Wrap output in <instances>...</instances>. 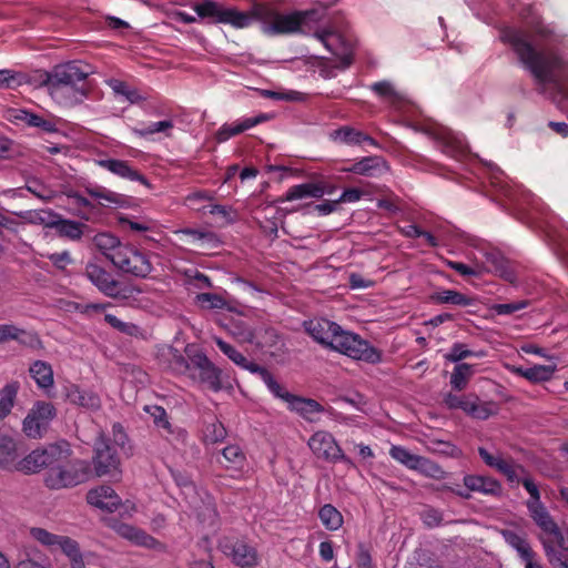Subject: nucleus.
Instances as JSON below:
<instances>
[{
	"label": "nucleus",
	"instance_id": "obj_1",
	"mask_svg": "<svg viewBox=\"0 0 568 568\" xmlns=\"http://www.w3.org/2000/svg\"><path fill=\"white\" fill-rule=\"evenodd\" d=\"M499 38L511 47L537 84H552L560 95V103H568V65L559 55L537 50L528 32L521 29L506 27L501 29Z\"/></svg>",
	"mask_w": 568,
	"mask_h": 568
},
{
	"label": "nucleus",
	"instance_id": "obj_2",
	"mask_svg": "<svg viewBox=\"0 0 568 568\" xmlns=\"http://www.w3.org/2000/svg\"><path fill=\"white\" fill-rule=\"evenodd\" d=\"M324 9H311L281 13L273 6L267 3L255 4L248 13L261 22L262 31L270 36L287 33H307L311 30V22L318 21Z\"/></svg>",
	"mask_w": 568,
	"mask_h": 568
},
{
	"label": "nucleus",
	"instance_id": "obj_3",
	"mask_svg": "<svg viewBox=\"0 0 568 568\" xmlns=\"http://www.w3.org/2000/svg\"><path fill=\"white\" fill-rule=\"evenodd\" d=\"M91 474L90 464L85 460L64 459L51 465L47 470L44 483L51 489H62L85 483Z\"/></svg>",
	"mask_w": 568,
	"mask_h": 568
},
{
	"label": "nucleus",
	"instance_id": "obj_4",
	"mask_svg": "<svg viewBox=\"0 0 568 568\" xmlns=\"http://www.w3.org/2000/svg\"><path fill=\"white\" fill-rule=\"evenodd\" d=\"M71 450L67 442L51 444L43 449L32 450L23 459L18 460L14 470L26 474L38 473L42 468L49 470L51 465L69 458Z\"/></svg>",
	"mask_w": 568,
	"mask_h": 568
},
{
	"label": "nucleus",
	"instance_id": "obj_5",
	"mask_svg": "<svg viewBox=\"0 0 568 568\" xmlns=\"http://www.w3.org/2000/svg\"><path fill=\"white\" fill-rule=\"evenodd\" d=\"M315 38L323 43L326 50L335 55L345 65L352 62L353 39L348 34L346 22L332 24L325 29L315 32Z\"/></svg>",
	"mask_w": 568,
	"mask_h": 568
},
{
	"label": "nucleus",
	"instance_id": "obj_6",
	"mask_svg": "<svg viewBox=\"0 0 568 568\" xmlns=\"http://www.w3.org/2000/svg\"><path fill=\"white\" fill-rule=\"evenodd\" d=\"M334 349L353 359L364 361L375 364L381 362V352L373 347L367 341L361 338L357 334L339 328L336 337L333 339Z\"/></svg>",
	"mask_w": 568,
	"mask_h": 568
},
{
	"label": "nucleus",
	"instance_id": "obj_7",
	"mask_svg": "<svg viewBox=\"0 0 568 568\" xmlns=\"http://www.w3.org/2000/svg\"><path fill=\"white\" fill-rule=\"evenodd\" d=\"M194 11L202 19H211L216 23L231 24L234 28H246L252 23V17L247 12L226 8L215 0H201L194 3Z\"/></svg>",
	"mask_w": 568,
	"mask_h": 568
},
{
	"label": "nucleus",
	"instance_id": "obj_8",
	"mask_svg": "<svg viewBox=\"0 0 568 568\" xmlns=\"http://www.w3.org/2000/svg\"><path fill=\"white\" fill-rule=\"evenodd\" d=\"M182 491L190 505L191 514L196 517L199 523L204 528L216 527L219 514L214 498L205 491L200 494L192 481H184L182 484Z\"/></svg>",
	"mask_w": 568,
	"mask_h": 568
},
{
	"label": "nucleus",
	"instance_id": "obj_9",
	"mask_svg": "<svg viewBox=\"0 0 568 568\" xmlns=\"http://www.w3.org/2000/svg\"><path fill=\"white\" fill-rule=\"evenodd\" d=\"M84 276L108 297L128 300L135 293H141L133 286H123L110 272L95 263L85 265Z\"/></svg>",
	"mask_w": 568,
	"mask_h": 568
},
{
	"label": "nucleus",
	"instance_id": "obj_10",
	"mask_svg": "<svg viewBox=\"0 0 568 568\" xmlns=\"http://www.w3.org/2000/svg\"><path fill=\"white\" fill-rule=\"evenodd\" d=\"M55 416L57 409L52 403L37 400L22 420L23 434L32 439L42 438Z\"/></svg>",
	"mask_w": 568,
	"mask_h": 568
},
{
	"label": "nucleus",
	"instance_id": "obj_11",
	"mask_svg": "<svg viewBox=\"0 0 568 568\" xmlns=\"http://www.w3.org/2000/svg\"><path fill=\"white\" fill-rule=\"evenodd\" d=\"M112 264L122 272L138 277H146L153 270L149 256L144 252L128 244H124V246L113 255Z\"/></svg>",
	"mask_w": 568,
	"mask_h": 568
},
{
	"label": "nucleus",
	"instance_id": "obj_12",
	"mask_svg": "<svg viewBox=\"0 0 568 568\" xmlns=\"http://www.w3.org/2000/svg\"><path fill=\"white\" fill-rule=\"evenodd\" d=\"M307 445L312 453L318 458L328 463L343 462L348 466H353V462L342 450L341 446L334 436L326 430H318L314 433Z\"/></svg>",
	"mask_w": 568,
	"mask_h": 568
},
{
	"label": "nucleus",
	"instance_id": "obj_13",
	"mask_svg": "<svg viewBox=\"0 0 568 568\" xmlns=\"http://www.w3.org/2000/svg\"><path fill=\"white\" fill-rule=\"evenodd\" d=\"M220 550L241 568H254L260 564L256 548L243 539L224 537L219 541Z\"/></svg>",
	"mask_w": 568,
	"mask_h": 568
},
{
	"label": "nucleus",
	"instance_id": "obj_14",
	"mask_svg": "<svg viewBox=\"0 0 568 568\" xmlns=\"http://www.w3.org/2000/svg\"><path fill=\"white\" fill-rule=\"evenodd\" d=\"M389 455L408 469L416 470L426 477L434 479H442L444 477V470L439 465L426 457L412 454L403 446L393 445L389 449Z\"/></svg>",
	"mask_w": 568,
	"mask_h": 568
},
{
	"label": "nucleus",
	"instance_id": "obj_15",
	"mask_svg": "<svg viewBox=\"0 0 568 568\" xmlns=\"http://www.w3.org/2000/svg\"><path fill=\"white\" fill-rule=\"evenodd\" d=\"M94 470L99 477L119 474L120 460L115 449L108 443L104 435H99L94 444Z\"/></svg>",
	"mask_w": 568,
	"mask_h": 568
},
{
	"label": "nucleus",
	"instance_id": "obj_16",
	"mask_svg": "<svg viewBox=\"0 0 568 568\" xmlns=\"http://www.w3.org/2000/svg\"><path fill=\"white\" fill-rule=\"evenodd\" d=\"M214 342L219 346L220 351L226 355L234 364L250 371L251 373L257 374L265 385L271 383V385L275 386V378L268 369L260 366L258 364L250 362L242 353H240L229 343L224 342L221 337H214Z\"/></svg>",
	"mask_w": 568,
	"mask_h": 568
},
{
	"label": "nucleus",
	"instance_id": "obj_17",
	"mask_svg": "<svg viewBox=\"0 0 568 568\" xmlns=\"http://www.w3.org/2000/svg\"><path fill=\"white\" fill-rule=\"evenodd\" d=\"M266 386L275 397L285 400L288 404V408L291 410H295L305 418H308L310 415L321 413L323 410V407L316 400L295 396L288 393L276 381L275 386L271 385V383H267Z\"/></svg>",
	"mask_w": 568,
	"mask_h": 568
},
{
	"label": "nucleus",
	"instance_id": "obj_18",
	"mask_svg": "<svg viewBox=\"0 0 568 568\" xmlns=\"http://www.w3.org/2000/svg\"><path fill=\"white\" fill-rule=\"evenodd\" d=\"M478 454L487 466L495 468L498 473L504 475L510 483H518L519 474L525 473L523 466L516 464L510 458H504L503 455L499 453L493 454L488 452L486 448L479 447Z\"/></svg>",
	"mask_w": 568,
	"mask_h": 568
},
{
	"label": "nucleus",
	"instance_id": "obj_19",
	"mask_svg": "<svg viewBox=\"0 0 568 568\" xmlns=\"http://www.w3.org/2000/svg\"><path fill=\"white\" fill-rule=\"evenodd\" d=\"M29 534L37 542L51 552L59 549L63 554H70L77 542V540L69 536L57 535L41 527H31Z\"/></svg>",
	"mask_w": 568,
	"mask_h": 568
},
{
	"label": "nucleus",
	"instance_id": "obj_20",
	"mask_svg": "<svg viewBox=\"0 0 568 568\" xmlns=\"http://www.w3.org/2000/svg\"><path fill=\"white\" fill-rule=\"evenodd\" d=\"M304 328L314 341L332 348L333 339L336 337L341 326L326 318H313L304 322Z\"/></svg>",
	"mask_w": 568,
	"mask_h": 568
},
{
	"label": "nucleus",
	"instance_id": "obj_21",
	"mask_svg": "<svg viewBox=\"0 0 568 568\" xmlns=\"http://www.w3.org/2000/svg\"><path fill=\"white\" fill-rule=\"evenodd\" d=\"M88 75L89 71L83 70L80 62L73 61L55 67L48 74L45 82L78 85L84 82Z\"/></svg>",
	"mask_w": 568,
	"mask_h": 568
},
{
	"label": "nucleus",
	"instance_id": "obj_22",
	"mask_svg": "<svg viewBox=\"0 0 568 568\" xmlns=\"http://www.w3.org/2000/svg\"><path fill=\"white\" fill-rule=\"evenodd\" d=\"M97 164L121 179L139 182L146 187H151L149 180L139 170L133 168L129 161L120 159H102L98 160Z\"/></svg>",
	"mask_w": 568,
	"mask_h": 568
},
{
	"label": "nucleus",
	"instance_id": "obj_23",
	"mask_svg": "<svg viewBox=\"0 0 568 568\" xmlns=\"http://www.w3.org/2000/svg\"><path fill=\"white\" fill-rule=\"evenodd\" d=\"M271 116L266 113H260L251 118H242L232 123H224L215 133V139L219 143L226 142L231 138L239 135L263 122H266Z\"/></svg>",
	"mask_w": 568,
	"mask_h": 568
},
{
	"label": "nucleus",
	"instance_id": "obj_24",
	"mask_svg": "<svg viewBox=\"0 0 568 568\" xmlns=\"http://www.w3.org/2000/svg\"><path fill=\"white\" fill-rule=\"evenodd\" d=\"M527 507L530 513L531 518L535 523L547 534L551 535L554 539L559 544L560 547L564 546V536L559 530L557 524L552 520L549 513L539 500H528Z\"/></svg>",
	"mask_w": 568,
	"mask_h": 568
},
{
	"label": "nucleus",
	"instance_id": "obj_25",
	"mask_svg": "<svg viewBox=\"0 0 568 568\" xmlns=\"http://www.w3.org/2000/svg\"><path fill=\"white\" fill-rule=\"evenodd\" d=\"M343 173H354L364 176H377L389 171L386 160L378 155H369L355 161L349 169H338Z\"/></svg>",
	"mask_w": 568,
	"mask_h": 568
},
{
	"label": "nucleus",
	"instance_id": "obj_26",
	"mask_svg": "<svg viewBox=\"0 0 568 568\" xmlns=\"http://www.w3.org/2000/svg\"><path fill=\"white\" fill-rule=\"evenodd\" d=\"M116 531L121 537L130 540L136 546L156 551H165L166 549V546L163 542L135 526L122 524L118 527Z\"/></svg>",
	"mask_w": 568,
	"mask_h": 568
},
{
	"label": "nucleus",
	"instance_id": "obj_27",
	"mask_svg": "<svg viewBox=\"0 0 568 568\" xmlns=\"http://www.w3.org/2000/svg\"><path fill=\"white\" fill-rule=\"evenodd\" d=\"M51 98L61 105H73L81 102L85 95L78 85L44 82Z\"/></svg>",
	"mask_w": 568,
	"mask_h": 568
},
{
	"label": "nucleus",
	"instance_id": "obj_28",
	"mask_svg": "<svg viewBox=\"0 0 568 568\" xmlns=\"http://www.w3.org/2000/svg\"><path fill=\"white\" fill-rule=\"evenodd\" d=\"M434 138L440 151L453 159L459 160L467 152L465 142L450 130H439Z\"/></svg>",
	"mask_w": 568,
	"mask_h": 568
},
{
	"label": "nucleus",
	"instance_id": "obj_29",
	"mask_svg": "<svg viewBox=\"0 0 568 568\" xmlns=\"http://www.w3.org/2000/svg\"><path fill=\"white\" fill-rule=\"evenodd\" d=\"M87 501L101 510L114 511L121 504V498L110 486H99L87 495Z\"/></svg>",
	"mask_w": 568,
	"mask_h": 568
},
{
	"label": "nucleus",
	"instance_id": "obj_30",
	"mask_svg": "<svg viewBox=\"0 0 568 568\" xmlns=\"http://www.w3.org/2000/svg\"><path fill=\"white\" fill-rule=\"evenodd\" d=\"M84 192L99 201L102 206L123 207L129 204V197L124 194L111 191L105 186L88 183L84 185Z\"/></svg>",
	"mask_w": 568,
	"mask_h": 568
},
{
	"label": "nucleus",
	"instance_id": "obj_31",
	"mask_svg": "<svg viewBox=\"0 0 568 568\" xmlns=\"http://www.w3.org/2000/svg\"><path fill=\"white\" fill-rule=\"evenodd\" d=\"M463 483L468 490L485 496H500L503 491L501 484L493 477L466 475Z\"/></svg>",
	"mask_w": 568,
	"mask_h": 568
},
{
	"label": "nucleus",
	"instance_id": "obj_32",
	"mask_svg": "<svg viewBox=\"0 0 568 568\" xmlns=\"http://www.w3.org/2000/svg\"><path fill=\"white\" fill-rule=\"evenodd\" d=\"M144 410L152 417L154 425L165 432L168 438L184 442L186 432L182 428H174L169 420L166 410L158 405H146Z\"/></svg>",
	"mask_w": 568,
	"mask_h": 568
},
{
	"label": "nucleus",
	"instance_id": "obj_33",
	"mask_svg": "<svg viewBox=\"0 0 568 568\" xmlns=\"http://www.w3.org/2000/svg\"><path fill=\"white\" fill-rule=\"evenodd\" d=\"M67 398L71 404L89 410H99L101 408V398L95 392L82 389L75 384L67 388Z\"/></svg>",
	"mask_w": 568,
	"mask_h": 568
},
{
	"label": "nucleus",
	"instance_id": "obj_34",
	"mask_svg": "<svg viewBox=\"0 0 568 568\" xmlns=\"http://www.w3.org/2000/svg\"><path fill=\"white\" fill-rule=\"evenodd\" d=\"M506 368L518 376L526 378L531 383H541L551 379L557 371L556 365H535L529 368H524L515 365H506Z\"/></svg>",
	"mask_w": 568,
	"mask_h": 568
},
{
	"label": "nucleus",
	"instance_id": "obj_35",
	"mask_svg": "<svg viewBox=\"0 0 568 568\" xmlns=\"http://www.w3.org/2000/svg\"><path fill=\"white\" fill-rule=\"evenodd\" d=\"M331 139L341 144L359 145L364 142L377 146V142L369 135L352 126H342L331 132Z\"/></svg>",
	"mask_w": 568,
	"mask_h": 568
},
{
	"label": "nucleus",
	"instance_id": "obj_36",
	"mask_svg": "<svg viewBox=\"0 0 568 568\" xmlns=\"http://www.w3.org/2000/svg\"><path fill=\"white\" fill-rule=\"evenodd\" d=\"M324 195V189L316 183H302L291 186L278 200L280 202H292L303 199H320Z\"/></svg>",
	"mask_w": 568,
	"mask_h": 568
},
{
	"label": "nucleus",
	"instance_id": "obj_37",
	"mask_svg": "<svg viewBox=\"0 0 568 568\" xmlns=\"http://www.w3.org/2000/svg\"><path fill=\"white\" fill-rule=\"evenodd\" d=\"M84 227L85 224L78 221L63 219L60 214L57 213V219H54L51 229H54L60 237H64L70 241H80L83 236Z\"/></svg>",
	"mask_w": 568,
	"mask_h": 568
},
{
	"label": "nucleus",
	"instance_id": "obj_38",
	"mask_svg": "<svg viewBox=\"0 0 568 568\" xmlns=\"http://www.w3.org/2000/svg\"><path fill=\"white\" fill-rule=\"evenodd\" d=\"M29 374L41 389H50L54 385L52 366L44 361H34L29 367Z\"/></svg>",
	"mask_w": 568,
	"mask_h": 568
},
{
	"label": "nucleus",
	"instance_id": "obj_39",
	"mask_svg": "<svg viewBox=\"0 0 568 568\" xmlns=\"http://www.w3.org/2000/svg\"><path fill=\"white\" fill-rule=\"evenodd\" d=\"M19 390L20 383L18 381H11L0 389V420L6 419L11 414Z\"/></svg>",
	"mask_w": 568,
	"mask_h": 568
},
{
	"label": "nucleus",
	"instance_id": "obj_40",
	"mask_svg": "<svg viewBox=\"0 0 568 568\" xmlns=\"http://www.w3.org/2000/svg\"><path fill=\"white\" fill-rule=\"evenodd\" d=\"M18 453L12 437L0 434V467L8 470L16 469Z\"/></svg>",
	"mask_w": 568,
	"mask_h": 568
},
{
	"label": "nucleus",
	"instance_id": "obj_41",
	"mask_svg": "<svg viewBox=\"0 0 568 568\" xmlns=\"http://www.w3.org/2000/svg\"><path fill=\"white\" fill-rule=\"evenodd\" d=\"M227 433L224 425L212 417L205 420L201 430V440L204 445H214L225 439Z\"/></svg>",
	"mask_w": 568,
	"mask_h": 568
},
{
	"label": "nucleus",
	"instance_id": "obj_42",
	"mask_svg": "<svg viewBox=\"0 0 568 568\" xmlns=\"http://www.w3.org/2000/svg\"><path fill=\"white\" fill-rule=\"evenodd\" d=\"M18 216L21 217L26 223L42 225L43 227L51 229L54 219H57V213L49 209H41L23 211L18 213Z\"/></svg>",
	"mask_w": 568,
	"mask_h": 568
},
{
	"label": "nucleus",
	"instance_id": "obj_43",
	"mask_svg": "<svg viewBox=\"0 0 568 568\" xmlns=\"http://www.w3.org/2000/svg\"><path fill=\"white\" fill-rule=\"evenodd\" d=\"M94 244L111 263L113 262V255L124 246L116 236L106 232L97 234L94 236Z\"/></svg>",
	"mask_w": 568,
	"mask_h": 568
},
{
	"label": "nucleus",
	"instance_id": "obj_44",
	"mask_svg": "<svg viewBox=\"0 0 568 568\" xmlns=\"http://www.w3.org/2000/svg\"><path fill=\"white\" fill-rule=\"evenodd\" d=\"M12 112V116L14 118V120L21 121L28 124L29 126L39 128L44 132L49 133L55 131V125L52 121L45 120L36 113L29 112L23 109L13 110Z\"/></svg>",
	"mask_w": 568,
	"mask_h": 568
},
{
	"label": "nucleus",
	"instance_id": "obj_45",
	"mask_svg": "<svg viewBox=\"0 0 568 568\" xmlns=\"http://www.w3.org/2000/svg\"><path fill=\"white\" fill-rule=\"evenodd\" d=\"M318 518L322 525L329 531L338 530L344 524L343 515L332 504H325L318 509Z\"/></svg>",
	"mask_w": 568,
	"mask_h": 568
},
{
	"label": "nucleus",
	"instance_id": "obj_46",
	"mask_svg": "<svg viewBox=\"0 0 568 568\" xmlns=\"http://www.w3.org/2000/svg\"><path fill=\"white\" fill-rule=\"evenodd\" d=\"M223 462H220L226 469H243L246 457L239 445H229L222 450Z\"/></svg>",
	"mask_w": 568,
	"mask_h": 568
},
{
	"label": "nucleus",
	"instance_id": "obj_47",
	"mask_svg": "<svg viewBox=\"0 0 568 568\" xmlns=\"http://www.w3.org/2000/svg\"><path fill=\"white\" fill-rule=\"evenodd\" d=\"M69 205L73 207V214L78 217L89 221L90 214L94 206L93 204L80 192L70 191L67 193Z\"/></svg>",
	"mask_w": 568,
	"mask_h": 568
},
{
	"label": "nucleus",
	"instance_id": "obj_48",
	"mask_svg": "<svg viewBox=\"0 0 568 568\" xmlns=\"http://www.w3.org/2000/svg\"><path fill=\"white\" fill-rule=\"evenodd\" d=\"M503 536L505 541L516 549L520 558L525 561L529 559L530 557H535V552L532 551L531 547L529 546L528 541L520 536L519 534L513 531V530H504Z\"/></svg>",
	"mask_w": 568,
	"mask_h": 568
},
{
	"label": "nucleus",
	"instance_id": "obj_49",
	"mask_svg": "<svg viewBox=\"0 0 568 568\" xmlns=\"http://www.w3.org/2000/svg\"><path fill=\"white\" fill-rule=\"evenodd\" d=\"M432 300L438 304H453L458 306H469L473 300L455 290H442L432 295Z\"/></svg>",
	"mask_w": 568,
	"mask_h": 568
},
{
	"label": "nucleus",
	"instance_id": "obj_50",
	"mask_svg": "<svg viewBox=\"0 0 568 568\" xmlns=\"http://www.w3.org/2000/svg\"><path fill=\"white\" fill-rule=\"evenodd\" d=\"M173 128L174 123L172 120H163L159 122H152L142 128H133L132 132L140 138H146L155 133H163L165 136H171Z\"/></svg>",
	"mask_w": 568,
	"mask_h": 568
},
{
	"label": "nucleus",
	"instance_id": "obj_51",
	"mask_svg": "<svg viewBox=\"0 0 568 568\" xmlns=\"http://www.w3.org/2000/svg\"><path fill=\"white\" fill-rule=\"evenodd\" d=\"M474 369L473 365L462 363L457 364L454 367V371L450 375V385L456 390H463L466 388L469 378L473 376Z\"/></svg>",
	"mask_w": 568,
	"mask_h": 568
},
{
	"label": "nucleus",
	"instance_id": "obj_52",
	"mask_svg": "<svg viewBox=\"0 0 568 568\" xmlns=\"http://www.w3.org/2000/svg\"><path fill=\"white\" fill-rule=\"evenodd\" d=\"M483 357L484 352H473L464 343H454L449 352L445 355V359L450 363H459L460 361L468 357Z\"/></svg>",
	"mask_w": 568,
	"mask_h": 568
},
{
	"label": "nucleus",
	"instance_id": "obj_53",
	"mask_svg": "<svg viewBox=\"0 0 568 568\" xmlns=\"http://www.w3.org/2000/svg\"><path fill=\"white\" fill-rule=\"evenodd\" d=\"M200 381L207 385L213 392H219L222 388L221 369L213 363L200 371Z\"/></svg>",
	"mask_w": 568,
	"mask_h": 568
},
{
	"label": "nucleus",
	"instance_id": "obj_54",
	"mask_svg": "<svg viewBox=\"0 0 568 568\" xmlns=\"http://www.w3.org/2000/svg\"><path fill=\"white\" fill-rule=\"evenodd\" d=\"M16 341L28 348L40 351L43 348V343L40 336L34 331H27L18 327Z\"/></svg>",
	"mask_w": 568,
	"mask_h": 568
},
{
	"label": "nucleus",
	"instance_id": "obj_55",
	"mask_svg": "<svg viewBox=\"0 0 568 568\" xmlns=\"http://www.w3.org/2000/svg\"><path fill=\"white\" fill-rule=\"evenodd\" d=\"M104 321L112 326L114 329L130 335V336H139L140 335V327L133 323H126L118 318L113 314H105Z\"/></svg>",
	"mask_w": 568,
	"mask_h": 568
},
{
	"label": "nucleus",
	"instance_id": "obj_56",
	"mask_svg": "<svg viewBox=\"0 0 568 568\" xmlns=\"http://www.w3.org/2000/svg\"><path fill=\"white\" fill-rule=\"evenodd\" d=\"M498 410L497 404L494 402H483L477 397L474 406L473 418L485 420L490 416L495 415Z\"/></svg>",
	"mask_w": 568,
	"mask_h": 568
},
{
	"label": "nucleus",
	"instance_id": "obj_57",
	"mask_svg": "<svg viewBox=\"0 0 568 568\" xmlns=\"http://www.w3.org/2000/svg\"><path fill=\"white\" fill-rule=\"evenodd\" d=\"M545 554L554 568H568V555L545 544Z\"/></svg>",
	"mask_w": 568,
	"mask_h": 568
},
{
	"label": "nucleus",
	"instance_id": "obj_58",
	"mask_svg": "<svg viewBox=\"0 0 568 568\" xmlns=\"http://www.w3.org/2000/svg\"><path fill=\"white\" fill-rule=\"evenodd\" d=\"M528 306L527 301H518L513 303H506V304H495L490 307L493 312H495L498 315H509L515 312L521 311Z\"/></svg>",
	"mask_w": 568,
	"mask_h": 568
},
{
	"label": "nucleus",
	"instance_id": "obj_59",
	"mask_svg": "<svg viewBox=\"0 0 568 568\" xmlns=\"http://www.w3.org/2000/svg\"><path fill=\"white\" fill-rule=\"evenodd\" d=\"M447 266L462 276H479L483 272V268L480 266H468L462 262L456 261H447Z\"/></svg>",
	"mask_w": 568,
	"mask_h": 568
},
{
	"label": "nucleus",
	"instance_id": "obj_60",
	"mask_svg": "<svg viewBox=\"0 0 568 568\" xmlns=\"http://www.w3.org/2000/svg\"><path fill=\"white\" fill-rule=\"evenodd\" d=\"M371 89L381 98L388 100H395L397 98L393 84L388 81L375 82L372 84Z\"/></svg>",
	"mask_w": 568,
	"mask_h": 568
},
{
	"label": "nucleus",
	"instance_id": "obj_61",
	"mask_svg": "<svg viewBox=\"0 0 568 568\" xmlns=\"http://www.w3.org/2000/svg\"><path fill=\"white\" fill-rule=\"evenodd\" d=\"M422 519L427 527H438L443 523V515L437 509L428 508L423 511Z\"/></svg>",
	"mask_w": 568,
	"mask_h": 568
},
{
	"label": "nucleus",
	"instance_id": "obj_62",
	"mask_svg": "<svg viewBox=\"0 0 568 568\" xmlns=\"http://www.w3.org/2000/svg\"><path fill=\"white\" fill-rule=\"evenodd\" d=\"M469 395H455V394H447L445 396V404L450 409H464V406L468 399Z\"/></svg>",
	"mask_w": 568,
	"mask_h": 568
},
{
	"label": "nucleus",
	"instance_id": "obj_63",
	"mask_svg": "<svg viewBox=\"0 0 568 568\" xmlns=\"http://www.w3.org/2000/svg\"><path fill=\"white\" fill-rule=\"evenodd\" d=\"M72 548L73 550L70 551V554H64L70 561V568H85V564L83 561V557L78 541L74 544V547Z\"/></svg>",
	"mask_w": 568,
	"mask_h": 568
},
{
	"label": "nucleus",
	"instance_id": "obj_64",
	"mask_svg": "<svg viewBox=\"0 0 568 568\" xmlns=\"http://www.w3.org/2000/svg\"><path fill=\"white\" fill-rule=\"evenodd\" d=\"M197 302L207 307H220L222 304L221 297L212 293H201L196 296Z\"/></svg>",
	"mask_w": 568,
	"mask_h": 568
}]
</instances>
